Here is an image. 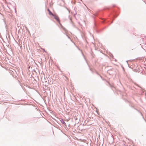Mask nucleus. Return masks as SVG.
Instances as JSON below:
<instances>
[{"label": "nucleus", "mask_w": 146, "mask_h": 146, "mask_svg": "<svg viewBox=\"0 0 146 146\" xmlns=\"http://www.w3.org/2000/svg\"><path fill=\"white\" fill-rule=\"evenodd\" d=\"M144 46H145V47H146V46H145V45H142V48H143L144 50H145V48H145V47H144Z\"/></svg>", "instance_id": "0eeeda50"}, {"label": "nucleus", "mask_w": 146, "mask_h": 146, "mask_svg": "<svg viewBox=\"0 0 146 146\" xmlns=\"http://www.w3.org/2000/svg\"><path fill=\"white\" fill-rule=\"evenodd\" d=\"M95 27H96V24H95Z\"/></svg>", "instance_id": "ddd939ff"}, {"label": "nucleus", "mask_w": 146, "mask_h": 146, "mask_svg": "<svg viewBox=\"0 0 146 146\" xmlns=\"http://www.w3.org/2000/svg\"><path fill=\"white\" fill-rule=\"evenodd\" d=\"M60 120L61 122L65 126H66V123L63 120V119H61V120L60 119Z\"/></svg>", "instance_id": "7ed1b4c3"}, {"label": "nucleus", "mask_w": 146, "mask_h": 146, "mask_svg": "<svg viewBox=\"0 0 146 146\" xmlns=\"http://www.w3.org/2000/svg\"><path fill=\"white\" fill-rule=\"evenodd\" d=\"M112 22H113V21H112L111 22V23H112Z\"/></svg>", "instance_id": "4468645a"}, {"label": "nucleus", "mask_w": 146, "mask_h": 146, "mask_svg": "<svg viewBox=\"0 0 146 146\" xmlns=\"http://www.w3.org/2000/svg\"><path fill=\"white\" fill-rule=\"evenodd\" d=\"M78 49H79V50H80L82 54V55H83L84 56V54H83V53H82V50H80L79 48H78Z\"/></svg>", "instance_id": "1a4fd4ad"}, {"label": "nucleus", "mask_w": 146, "mask_h": 146, "mask_svg": "<svg viewBox=\"0 0 146 146\" xmlns=\"http://www.w3.org/2000/svg\"><path fill=\"white\" fill-rule=\"evenodd\" d=\"M107 22V20L105 19H102V21H101V22L102 23H105Z\"/></svg>", "instance_id": "423d86ee"}, {"label": "nucleus", "mask_w": 146, "mask_h": 146, "mask_svg": "<svg viewBox=\"0 0 146 146\" xmlns=\"http://www.w3.org/2000/svg\"><path fill=\"white\" fill-rule=\"evenodd\" d=\"M76 14V13L74 14V15H75V14Z\"/></svg>", "instance_id": "f8f14e48"}, {"label": "nucleus", "mask_w": 146, "mask_h": 146, "mask_svg": "<svg viewBox=\"0 0 146 146\" xmlns=\"http://www.w3.org/2000/svg\"><path fill=\"white\" fill-rule=\"evenodd\" d=\"M54 18L58 21L59 22V18L56 16L54 15V16H53Z\"/></svg>", "instance_id": "39448f33"}, {"label": "nucleus", "mask_w": 146, "mask_h": 146, "mask_svg": "<svg viewBox=\"0 0 146 146\" xmlns=\"http://www.w3.org/2000/svg\"><path fill=\"white\" fill-rule=\"evenodd\" d=\"M116 11L115 10H113V12L112 13V16L111 17V19H112L116 17L117 16L116 15Z\"/></svg>", "instance_id": "f257e3e1"}, {"label": "nucleus", "mask_w": 146, "mask_h": 146, "mask_svg": "<svg viewBox=\"0 0 146 146\" xmlns=\"http://www.w3.org/2000/svg\"><path fill=\"white\" fill-rule=\"evenodd\" d=\"M102 12L101 11H98L95 13L94 15L95 16L98 17L100 15L102 14Z\"/></svg>", "instance_id": "f03ea898"}, {"label": "nucleus", "mask_w": 146, "mask_h": 146, "mask_svg": "<svg viewBox=\"0 0 146 146\" xmlns=\"http://www.w3.org/2000/svg\"><path fill=\"white\" fill-rule=\"evenodd\" d=\"M136 109V110H137V111H139V112L140 113H141V112H140L139 110H137V109Z\"/></svg>", "instance_id": "9b49d317"}, {"label": "nucleus", "mask_w": 146, "mask_h": 146, "mask_svg": "<svg viewBox=\"0 0 146 146\" xmlns=\"http://www.w3.org/2000/svg\"><path fill=\"white\" fill-rule=\"evenodd\" d=\"M97 32H98L97 31Z\"/></svg>", "instance_id": "dca6fc26"}, {"label": "nucleus", "mask_w": 146, "mask_h": 146, "mask_svg": "<svg viewBox=\"0 0 146 146\" xmlns=\"http://www.w3.org/2000/svg\"><path fill=\"white\" fill-rule=\"evenodd\" d=\"M48 11L49 12V14L50 15H52L53 16H54V15L50 11V10L49 9H48Z\"/></svg>", "instance_id": "20e7f679"}, {"label": "nucleus", "mask_w": 146, "mask_h": 146, "mask_svg": "<svg viewBox=\"0 0 146 146\" xmlns=\"http://www.w3.org/2000/svg\"><path fill=\"white\" fill-rule=\"evenodd\" d=\"M70 20L72 21V20L70 19Z\"/></svg>", "instance_id": "f3484780"}, {"label": "nucleus", "mask_w": 146, "mask_h": 146, "mask_svg": "<svg viewBox=\"0 0 146 146\" xmlns=\"http://www.w3.org/2000/svg\"><path fill=\"white\" fill-rule=\"evenodd\" d=\"M66 36H68V38L70 39V40L71 41H72V40H71V38L68 36L67 35H66Z\"/></svg>", "instance_id": "6e6552de"}, {"label": "nucleus", "mask_w": 146, "mask_h": 146, "mask_svg": "<svg viewBox=\"0 0 146 146\" xmlns=\"http://www.w3.org/2000/svg\"><path fill=\"white\" fill-rule=\"evenodd\" d=\"M66 9L68 10V9L67 8H66Z\"/></svg>", "instance_id": "2eb2a0df"}, {"label": "nucleus", "mask_w": 146, "mask_h": 146, "mask_svg": "<svg viewBox=\"0 0 146 146\" xmlns=\"http://www.w3.org/2000/svg\"><path fill=\"white\" fill-rule=\"evenodd\" d=\"M135 85H137V86H138L140 88H142L141 87H140V86H139V85H138L137 84H135Z\"/></svg>", "instance_id": "9d476101"}]
</instances>
